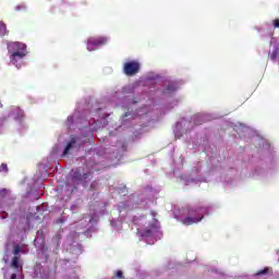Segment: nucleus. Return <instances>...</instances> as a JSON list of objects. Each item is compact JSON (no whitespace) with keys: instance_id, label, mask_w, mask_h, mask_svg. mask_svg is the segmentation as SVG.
Segmentation results:
<instances>
[{"instance_id":"obj_1","label":"nucleus","mask_w":279,"mask_h":279,"mask_svg":"<svg viewBox=\"0 0 279 279\" xmlns=\"http://www.w3.org/2000/svg\"><path fill=\"white\" fill-rule=\"evenodd\" d=\"M9 51L11 53V62L16 65L19 60H23V58L27 56V46L25 44L15 41L9 46Z\"/></svg>"},{"instance_id":"obj_2","label":"nucleus","mask_w":279,"mask_h":279,"mask_svg":"<svg viewBox=\"0 0 279 279\" xmlns=\"http://www.w3.org/2000/svg\"><path fill=\"white\" fill-rule=\"evenodd\" d=\"M106 43H108L106 37H90L87 40V51H95L97 48L106 45Z\"/></svg>"},{"instance_id":"obj_3","label":"nucleus","mask_w":279,"mask_h":279,"mask_svg":"<svg viewBox=\"0 0 279 279\" xmlns=\"http://www.w3.org/2000/svg\"><path fill=\"white\" fill-rule=\"evenodd\" d=\"M123 71L128 75V77H132L136 75L138 71H141V63H138L137 61L126 62L123 65Z\"/></svg>"},{"instance_id":"obj_4","label":"nucleus","mask_w":279,"mask_h":279,"mask_svg":"<svg viewBox=\"0 0 279 279\" xmlns=\"http://www.w3.org/2000/svg\"><path fill=\"white\" fill-rule=\"evenodd\" d=\"M195 213V209H190L189 215L185 219L182 220V223L184 226H193V223H199L204 219V216L199 217H192V215Z\"/></svg>"},{"instance_id":"obj_5","label":"nucleus","mask_w":279,"mask_h":279,"mask_svg":"<svg viewBox=\"0 0 279 279\" xmlns=\"http://www.w3.org/2000/svg\"><path fill=\"white\" fill-rule=\"evenodd\" d=\"M77 141L75 140V137H71L70 142L66 144L64 150H63V155L62 156H69V151H71V149H73V147H75Z\"/></svg>"},{"instance_id":"obj_6","label":"nucleus","mask_w":279,"mask_h":279,"mask_svg":"<svg viewBox=\"0 0 279 279\" xmlns=\"http://www.w3.org/2000/svg\"><path fill=\"white\" fill-rule=\"evenodd\" d=\"M137 234H138L140 236H143V238H146V239H147V238L151 236L153 231H151L150 228L144 229L143 231H141V229H137Z\"/></svg>"},{"instance_id":"obj_7","label":"nucleus","mask_w":279,"mask_h":279,"mask_svg":"<svg viewBox=\"0 0 279 279\" xmlns=\"http://www.w3.org/2000/svg\"><path fill=\"white\" fill-rule=\"evenodd\" d=\"M175 90H178V87L173 83H169L163 89V94L169 95V93H175Z\"/></svg>"},{"instance_id":"obj_8","label":"nucleus","mask_w":279,"mask_h":279,"mask_svg":"<svg viewBox=\"0 0 279 279\" xmlns=\"http://www.w3.org/2000/svg\"><path fill=\"white\" fill-rule=\"evenodd\" d=\"M72 179H73L75 182H82V181H83L82 172L80 171V169H76V170L73 172Z\"/></svg>"},{"instance_id":"obj_9","label":"nucleus","mask_w":279,"mask_h":279,"mask_svg":"<svg viewBox=\"0 0 279 279\" xmlns=\"http://www.w3.org/2000/svg\"><path fill=\"white\" fill-rule=\"evenodd\" d=\"M267 274H271V268L266 267L255 274V276H267Z\"/></svg>"},{"instance_id":"obj_10","label":"nucleus","mask_w":279,"mask_h":279,"mask_svg":"<svg viewBox=\"0 0 279 279\" xmlns=\"http://www.w3.org/2000/svg\"><path fill=\"white\" fill-rule=\"evenodd\" d=\"M270 60L272 61L279 60V48H276L275 50H272V52L270 53Z\"/></svg>"},{"instance_id":"obj_11","label":"nucleus","mask_w":279,"mask_h":279,"mask_svg":"<svg viewBox=\"0 0 279 279\" xmlns=\"http://www.w3.org/2000/svg\"><path fill=\"white\" fill-rule=\"evenodd\" d=\"M11 267H12L13 269H19V256H14V257L12 258Z\"/></svg>"},{"instance_id":"obj_12","label":"nucleus","mask_w":279,"mask_h":279,"mask_svg":"<svg viewBox=\"0 0 279 279\" xmlns=\"http://www.w3.org/2000/svg\"><path fill=\"white\" fill-rule=\"evenodd\" d=\"M0 173H8V165L7 163L0 165Z\"/></svg>"},{"instance_id":"obj_13","label":"nucleus","mask_w":279,"mask_h":279,"mask_svg":"<svg viewBox=\"0 0 279 279\" xmlns=\"http://www.w3.org/2000/svg\"><path fill=\"white\" fill-rule=\"evenodd\" d=\"M14 256H17V254H21V246L16 244L13 248Z\"/></svg>"},{"instance_id":"obj_14","label":"nucleus","mask_w":279,"mask_h":279,"mask_svg":"<svg viewBox=\"0 0 279 279\" xmlns=\"http://www.w3.org/2000/svg\"><path fill=\"white\" fill-rule=\"evenodd\" d=\"M272 25L275 29H279V19L274 20Z\"/></svg>"},{"instance_id":"obj_15","label":"nucleus","mask_w":279,"mask_h":279,"mask_svg":"<svg viewBox=\"0 0 279 279\" xmlns=\"http://www.w3.org/2000/svg\"><path fill=\"white\" fill-rule=\"evenodd\" d=\"M7 195H8V190L7 189L0 190V197H5Z\"/></svg>"},{"instance_id":"obj_16","label":"nucleus","mask_w":279,"mask_h":279,"mask_svg":"<svg viewBox=\"0 0 279 279\" xmlns=\"http://www.w3.org/2000/svg\"><path fill=\"white\" fill-rule=\"evenodd\" d=\"M16 112H19L17 119H23V110L20 108H15Z\"/></svg>"},{"instance_id":"obj_17","label":"nucleus","mask_w":279,"mask_h":279,"mask_svg":"<svg viewBox=\"0 0 279 279\" xmlns=\"http://www.w3.org/2000/svg\"><path fill=\"white\" fill-rule=\"evenodd\" d=\"M116 278L123 279V271L118 270V271L116 272Z\"/></svg>"},{"instance_id":"obj_18","label":"nucleus","mask_w":279,"mask_h":279,"mask_svg":"<svg viewBox=\"0 0 279 279\" xmlns=\"http://www.w3.org/2000/svg\"><path fill=\"white\" fill-rule=\"evenodd\" d=\"M90 175H93L92 172H87V173L82 174L83 180H88V178H90Z\"/></svg>"},{"instance_id":"obj_19","label":"nucleus","mask_w":279,"mask_h":279,"mask_svg":"<svg viewBox=\"0 0 279 279\" xmlns=\"http://www.w3.org/2000/svg\"><path fill=\"white\" fill-rule=\"evenodd\" d=\"M0 29H5V25L4 24H0Z\"/></svg>"},{"instance_id":"obj_20","label":"nucleus","mask_w":279,"mask_h":279,"mask_svg":"<svg viewBox=\"0 0 279 279\" xmlns=\"http://www.w3.org/2000/svg\"><path fill=\"white\" fill-rule=\"evenodd\" d=\"M11 279H16V274H12Z\"/></svg>"},{"instance_id":"obj_21","label":"nucleus","mask_w":279,"mask_h":279,"mask_svg":"<svg viewBox=\"0 0 279 279\" xmlns=\"http://www.w3.org/2000/svg\"><path fill=\"white\" fill-rule=\"evenodd\" d=\"M277 254L279 255V251L277 252Z\"/></svg>"}]
</instances>
